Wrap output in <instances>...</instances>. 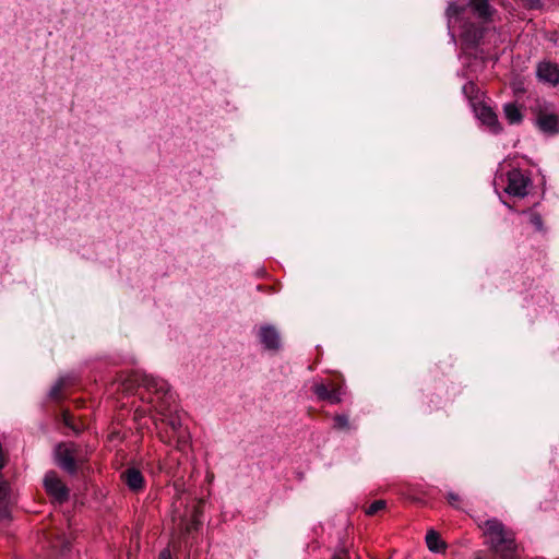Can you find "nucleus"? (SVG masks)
I'll return each instance as SVG.
<instances>
[{
  "label": "nucleus",
  "mask_w": 559,
  "mask_h": 559,
  "mask_svg": "<svg viewBox=\"0 0 559 559\" xmlns=\"http://www.w3.org/2000/svg\"><path fill=\"white\" fill-rule=\"evenodd\" d=\"M122 478L128 487L132 490H140L144 486V478L140 471L136 468H128L123 474Z\"/></svg>",
  "instance_id": "obj_13"
},
{
  "label": "nucleus",
  "mask_w": 559,
  "mask_h": 559,
  "mask_svg": "<svg viewBox=\"0 0 559 559\" xmlns=\"http://www.w3.org/2000/svg\"><path fill=\"white\" fill-rule=\"evenodd\" d=\"M314 394L318 396L319 400L328 401L331 404H338L342 402L343 395L345 394V391L342 386H334L332 389H329L323 383H316L312 388Z\"/></svg>",
  "instance_id": "obj_9"
},
{
  "label": "nucleus",
  "mask_w": 559,
  "mask_h": 559,
  "mask_svg": "<svg viewBox=\"0 0 559 559\" xmlns=\"http://www.w3.org/2000/svg\"><path fill=\"white\" fill-rule=\"evenodd\" d=\"M63 385H64V380H63V379H59V380L55 383V385L50 389V391H49V395H50V397H52V399H58V397H59V395H60V392H61V390H62V388H63Z\"/></svg>",
  "instance_id": "obj_19"
},
{
  "label": "nucleus",
  "mask_w": 559,
  "mask_h": 559,
  "mask_svg": "<svg viewBox=\"0 0 559 559\" xmlns=\"http://www.w3.org/2000/svg\"><path fill=\"white\" fill-rule=\"evenodd\" d=\"M159 559H171L169 550H163L159 555Z\"/></svg>",
  "instance_id": "obj_22"
},
{
  "label": "nucleus",
  "mask_w": 559,
  "mask_h": 559,
  "mask_svg": "<svg viewBox=\"0 0 559 559\" xmlns=\"http://www.w3.org/2000/svg\"><path fill=\"white\" fill-rule=\"evenodd\" d=\"M335 428L337 429H348L349 428V421L348 417L346 415H336L334 417Z\"/></svg>",
  "instance_id": "obj_17"
},
{
  "label": "nucleus",
  "mask_w": 559,
  "mask_h": 559,
  "mask_svg": "<svg viewBox=\"0 0 559 559\" xmlns=\"http://www.w3.org/2000/svg\"><path fill=\"white\" fill-rule=\"evenodd\" d=\"M385 508V501L384 500H377L373 501L368 509L366 510V514L368 515H374L380 510H383Z\"/></svg>",
  "instance_id": "obj_16"
},
{
  "label": "nucleus",
  "mask_w": 559,
  "mask_h": 559,
  "mask_svg": "<svg viewBox=\"0 0 559 559\" xmlns=\"http://www.w3.org/2000/svg\"><path fill=\"white\" fill-rule=\"evenodd\" d=\"M475 110L478 119L486 124L492 133L497 134L502 131L498 116L490 107L480 105Z\"/></svg>",
  "instance_id": "obj_11"
},
{
  "label": "nucleus",
  "mask_w": 559,
  "mask_h": 559,
  "mask_svg": "<svg viewBox=\"0 0 559 559\" xmlns=\"http://www.w3.org/2000/svg\"><path fill=\"white\" fill-rule=\"evenodd\" d=\"M7 513H8L7 510H3V511L0 510V518L7 516Z\"/></svg>",
  "instance_id": "obj_24"
},
{
  "label": "nucleus",
  "mask_w": 559,
  "mask_h": 559,
  "mask_svg": "<svg viewBox=\"0 0 559 559\" xmlns=\"http://www.w3.org/2000/svg\"><path fill=\"white\" fill-rule=\"evenodd\" d=\"M493 9L488 0H459L447 8L448 26L460 29L467 46H476L483 37L484 24L490 21Z\"/></svg>",
  "instance_id": "obj_1"
},
{
  "label": "nucleus",
  "mask_w": 559,
  "mask_h": 559,
  "mask_svg": "<svg viewBox=\"0 0 559 559\" xmlns=\"http://www.w3.org/2000/svg\"><path fill=\"white\" fill-rule=\"evenodd\" d=\"M530 223L538 231H542L544 228L542 216L537 213H530Z\"/></svg>",
  "instance_id": "obj_18"
},
{
  "label": "nucleus",
  "mask_w": 559,
  "mask_h": 559,
  "mask_svg": "<svg viewBox=\"0 0 559 559\" xmlns=\"http://www.w3.org/2000/svg\"><path fill=\"white\" fill-rule=\"evenodd\" d=\"M78 459V449L74 444H59L56 449L57 464L68 472L69 474H75Z\"/></svg>",
  "instance_id": "obj_5"
},
{
  "label": "nucleus",
  "mask_w": 559,
  "mask_h": 559,
  "mask_svg": "<svg viewBox=\"0 0 559 559\" xmlns=\"http://www.w3.org/2000/svg\"><path fill=\"white\" fill-rule=\"evenodd\" d=\"M447 498H448V501H449V503H450L451 506H453V507H457V504H456V503L460 501V497H459L456 493H454V492H449V493L447 495Z\"/></svg>",
  "instance_id": "obj_20"
},
{
  "label": "nucleus",
  "mask_w": 559,
  "mask_h": 559,
  "mask_svg": "<svg viewBox=\"0 0 559 559\" xmlns=\"http://www.w3.org/2000/svg\"><path fill=\"white\" fill-rule=\"evenodd\" d=\"M530 186V177L519 169H512L508 173V185L504 190L510 195L523 198L527 194Z\"/></svg>",
  "instance_id": "obj_4"
},
{
  "label": "nucleus",
  "mask_w": 559,
  "mask_h": 559,
  "mask_svg": "<svg viewBox=\"0 0 559 559\" xmlns=\"http://www.w3.org/2000/svg\"><path fill=\"white\" fill-rule=\"evenodd\" d=\"M426 544L428 549L432 552H442L447 548L444 542L440 539V535L433 530L427 532Z\"/></svg>",
  "instance_id": "obj_14"
},
{
  "label": "nucleus",
  "mask_w": 559,
  "mask_h": 559,
  "mask_svg": "<svg viewBox=\"0 0 559 559\" xmlns=\"http://www.w3.org/2000/svg\"><path fill=\"white\" fill-rule=\"evenodd\" d=\"M537 79L551 86L559 84V66L551 61H542L536 68Z\"/></svg>",
  "instance_id": "obj_8"
},
{
  "label": "nucleus",
  "mask_w": 559,
  "mask_h": 559,
  "mask_svg": "<svg viewBox=\"0 0 559 559\" xmlns=\"http://www.w3.org/2000/svg\"><path fill=\"white\" fill-rule=\"evenodd\" d=\"M63 421H64V424H66L68 427H71V428H72V424H71V421H70V417H69V415H68V414H64V415H63Z\"/></svg>",
  "instance_id": "obj_23"
},
{
  "label": "nucleus",
  "mask_w": 559,
  "mask_h": 559,
  "mask_svg": "<svg viewBox=\"0 0 559 559\" xmlns=\"http://www.w3.org/2000/svg\"><path fill=\"white\" fill-rule=\"evenodd\" d=\"M199 525V520L197 516V511H193L192 518L190 521H187L186 518L180 514L178 518L173 516V530L175 534L186 535L190 534L193 530H197Z\"/></svg>",
  "instance_id": "obj_12"
},
{
  "label": "nucleus",
  "mask_w": 559,
  "mask_h": 559,
  "mask_svg": "<svg viewBox=\"0 0 559 559\" xmlns=\"http://www.w3.org/2000/svg\"><path fill=\"white\" fill-rule=\"evenodd\" d=\"M475 85L473 82H468L463 86V92L471 97V94L474 92Z\"/></svg>",
  "instance_id": "obj_21"
},
{
  "label": "nucleus",
  "mask_w": 559,
  "mask_h": 559,
  "mask_svg": "<svg viewBox=\"0 0 559 559\" xmlns=\"http://www.w3.org/2000/svg\"><path fill=\"white\" fill-rule=\"evenodd\" d=\"M258 335L265 349L276 350L281 347L280 333L273 325H262Z\"/></svg>",
  "instance_id": "obj_10"
},
{
  "label": "nucleus",
  "mask_w": 559,
  "mask_h": 559,
  "mask_svg": "<svg viewBox=\"0 0 559 559\" xmlns=\"http://www.w3.org/2000/svg\"><path fill=\"white\" fill-rule=\"evenodd\" d=\"M451 38H452L453 43H455V36L453 33H451Z\"/></svg>",
  "instance_id": "obj_25"
},
{
  "label": "nucleus",
  "mask_w": 559,
  "mask_h": 559,
  "mask_svg": "<svg viewBox=\"0 0 559 559\" xmlns=\"http://www.w3.org/2000/svg\"><path fill=\"white\" fill-rule=\"evenodd\" d=\"M140 385L143 386L154 397L152 403L154 408L163 417L162 420L167 425L171 431V436L165 442L176 441V448L179 451H185L190 441V433L182 427L181 417L177 413H173V405L175 404V396L169 390L168 383L152 374H143L140 379Z\"/></svg>",
  "instance_id": "obj_2"
},
{
  "label": "nucleus",
  "mask_w": 559,
  "mask_h": 559,
  "mask_svg": "<svg viewBox=\"0 0 559 559\" xmlns=\"http://www.w3.org/2000/svg\"><path fill=\"white\" fill-rule=\"evenodd\" d=\"M536 123L538 128L545 133L555 134L559 132V115H557L548 107H545L538 111Z\"/></svg>",
  "instance_id": "obj_7"
},
{
  "label": "nucleus",
  "mask_w": 559,
  "mask_h": 559,
  "mask_svg": "<svg viewBox=\"0 0 559 559\" xmlns=\"http://www.w3.org/2000/svg\"><path fill=\"white\" fill-rule=\"evenodd\" d=\"M44 486L49 496L57 502L62 503L68 500L69 490L66 485L58 478L56 473L49 472L44 478Z\"/></svg>",
  "instance_id": "obj_6"
},
{
  "label": "nucleus",
  "mask_w": 559,
  "mask_h": 559,
  "mask_svg": "<svg viewBox=\"0 0 559 559\" xmlns=\"http://www.w3.org/2000/svg\"><path fill=\"white\" fill-rule=\"evenodd\" d=\"M503 114L510 124H518L522 121L523 115L514 103H507L503 105Z\"/></svg>",
  "instance_id": "obj_15"
},
{
  "label": "nucleus",
  "mask_w": 559,
  "mask_h": 559,
  "mask_svg": "<svg viewBox=\"0 0 559 559\" xmlns=\"http://www.w3.org/2000/svg\"><path fill=\"white\" fill-rule=\"evenodd\" d=\"M486 543L500 559H515L516 544L514 534L497 519L487 520L484 523Z\"/></svg>",
  "instance_id": "obj_3"
}]
</instances>
